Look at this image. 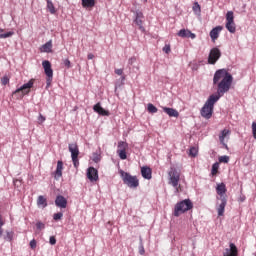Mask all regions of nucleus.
Segmentation results:
<instances>
[{
	"label": "nucleus",
	"mask_w": 256,
	"mask_h": 256,
	"mask_svg": "<svg viewBox=\"0 0 256 256\" xmlns=\"http://www.w3.org/2000/svg\"><path fill=\"white\" fill-rule=\"evenodd\" d=\"M231 135V130L224 129L221 131V134L219 135V141L221 145H223L224 149H229V146H227V143H225V137H229Z\"/></svg>",
	"instance_id": "nucleus-17"
},
{
	"label": "nucleus",
	"mask_w": 256,
	"mask_h": 256,
	"mask_svg": "<svg viewBox=\"0 0 256 256\" xmlns=\"http://www.w3.org/2000/svg\"><path fill=\"white\" fill-rule=\"evenodd\" d=\"M143 1V3H147V0H142Z\"/></svg>",
	"instance_id": "nucleus-52"
},
{
	"label": "nucleus",
	"mask_w": 256,
	"mask_h": 256,
	"mask_svg": "<svg viewBox=\"0 0 256 256\" xmlns=\"http://www.w3.org/2000/svg\"><path fill=\"white\" fill-rule=\"evenodd\" d=\"M225 27L227 31H229V33H235V31H237V26L235 25V16L233 15V11L227 12Z\"/></svg>",
	"instance_id": "nucleus-6"
},
{
	"label": "nucleus",
	"mask_w": 256,
	"mask_h": 256,
	"mask_svg": "<svg viewBox=\"0 0 256 256\" xmlns=\"http://www.w3.org/2000/svg\"><path fill=\"white\" fill-rule=\"evenodd\" d=\"M239 250H237V246L233 243H230L229 248H226L223 252V256H237Z\"/></svg>",
	"instance_id": "nucleus-14"
},
{
	"label": "nucleus",
	"mask_w": 256,
	"mask_h": 256,
	"mask_svg": "<svg viewBox=\"0 0 256 256\" xmlns=\"http://www.w3.org/2000/svg\"><path fill=\"white\" fill-rule=\"evenodd\" d=\"M252 135L256 139V122L252 123Z\"/></svg>",
	"instance_id": "nucleus-39"
},
{
	"label": "nucleus",
	"mask_w": 256,
	"mask_h": 256,
	"mask_svg": "<svg viewBox=\"0 0 256 256\" xmlns=\"http://www.w3.org/2000/svg\"><path fill=\"white\" fill-rule=\"evenodd\" d=\"M197 153H199V150H197L195 147H191L189 150V155L191 157H197Z\"/></svg>",
	"instance_id": "nucleus-33"
},
{
	"label": "nucleus",
	"mask_w": 256,
	"mask_h": 256,
	"mask_svg": "<svg viewBox=\"0 0 256 256\" xmlns=\"http://www.w3.org/2000/svg\"><path fill=\"white\" fill-rule=\"evenodd\" d=\"M168 177H169V181H168L169 185L174 187L175 193H179V187H181V185H179V181L181 179V174L179 173V171H177V169L175 168H171L168 173Z\"/></svg>",
	"instance_id": "nucleus-4"
},
{
	"label": "nucleus",
	"mask_w": 256,
	"mask_h": 256,
	"mask_svg": "<svg viewBox=\"0 0 256 256\" xmlns=\"http://www.w3.org/2000/svg\"><path fill=\"white\" fill-rule=\"evenodd\" d=\"M68 149L71 153L72 163L77 169V167H79V146H77V143H72L68 145Z\"/></svg>",
	"instance_id": "nucleus-5"
},
{
	"label": "nucleus",
	"mask_w": 256,
	"mask_h": 256,
	"mask_svg": "<svg viewBox=\"0 0 256 256\" xmlns=\"http://www.w3.org/2000/svg\"><path fill=\"white\" fill-rule=\"evenodd\" d=\"M0 33H3V29H0ZM15 35V32L10 31L3 34H0V39H8V37H13Z\"/></svg>",
	"instance_id": "nucleus-27"
},
{
	"label": "nucleus",
	"mask_w": 256,
	"mask_h": 256,
	"mask_svg": "<svg viewBox=\"0 0 256 256\" xmlns=\"http://www.w3.org/2000/svg\"><path fill=\"white\" fill-rule=\"evenodd\" d=\"M178 37H182V39H195L197 35L195 33L191 32L189 29H181L177 33Z\"/></svg>",
	"instance_id": "nucleus-12"
},
{
	"label": "nucleus",
	"mask_w": 256,
	"mask_h": 256,
	"mask_svg": "<svg viewBox=\"0 0 256 256\" xmlns=\"http://www.w3.org/2000/svg\"><path fill=\"white\" fill-rule=\"evenodd\" d=\"M33 87V80H29L27 83L23 84L20 88L16 89L14 91L15 93H20L22 92V95H27L29 93L30 89Z\"/></svg>",
	"instance_id": "nucleus-11"
},
{
	"label": "nucleus",
	"mask_w": 256,
	"mask_h": 256,
	"mask_svg": "<svg viewBox=\"0 0 256 256\" xmlns=\"http://www.w3.org/2000/svg\"><path fill=\"white\" fill-rule=\"evenodd\" d=\"M36 228L38 231H42V229H45V223L41 222V221H38L36 223Z\"/></svg>",
	"instance_id": "nucleus-37"
},
{
	"label": "nucleus",
	"mask_w": 256,
	"mask_h": 256,
	"mask_svg": "<svg viewBox=\"0 0 256 256\" xmlns=\"http://www.w3.org/2000/svg\"><path fill=\"white\" fill-rule=\"evenodd\" d=\"M94 57H95V55H93V54H91V53H90V54H88V59H90V60H91V59H93Z\"/></svg>",
	"instance_id": "nucleus-50"
},
{
	"label": "nucleus",
	"mask_w": 256,
	"mask_h": 256,
	"mask_svg": "<svg viewBox=\"0 0 256 256\" xmlns=\"http://www.w3.org/2000/svg\"><path fill=\"white\" fill-rule=\"evenodd\" d=\"M82 1V7L84 9H93L95 7V0H81Z\"/></svg>",
	"instance_id": "nucleus-25"
},
{
	"label": "nucleus",
	"mask_w": 256,
	"mask_h": 256,
	"mask_svg": "<svg viewBox=\"0 0 256 256\" xmlns=\"http://www.w3.org/2000/svg\"><path fill=\"white\" fill-rule=\"evenodd\" d=\"M135 61H137V58L131 57V58L128 60V64H129V65H133V63H135Z\"/></svg>",
	"instance_id": "nucleus-46"
},
{
	"label": "nucleus",
	"mask_w": 256,
	"mask_h": 256,
	"mask_svg": "<svg viewBox=\"0 0 256 256\" xmlns=\"http://www.w3.org/2000/svg\"><path fill=\"white\" fill-rule=\"evenodd\" d=\"M47 198H45V196L43 195H40L38 196V199H37V206L40 208V209H45V207H47Z\"/></svg>",
	"instance_id": "nucleus-23"
},
{
	"label": "nucleus",
	"mask_w": 256,
	"mask_h": 256,
	"mask_svg": "<svg viewBox=\"0 0 256 256\" xmlns=\"http://www.w3.org/2000/svg\"><path fill=\"white\" fill-rule=\"evenodd\" d=\"M49 243H50V245H56L57 239L55 238V236H51L50 237Z\"/></svg>",
	"instance_id": "nucleus-43"
},
{
	"label": "nucleus",
	"mask_w": 256,
	"mask_h": 256,
	"mask_svg": "<svg viewBox=\"0 0 256 256\" xmlns=\"http://www.w3.org/2000/svg\"><path fill=\"white\" fill-rule=\"evenodd\" d=\"M52 49H53V41L49 40L42 46L41 51L42 53H51Z\"/></svg>",
	"instance_id": "nucleus-24"
},
{
	"label": "nucleus",
	"mask_w": 256,
	"mask_h": 256,
	"mask_svg": "<svg viewBox=\"0 0 256 256\" xmlns=\"http://www.w3.org/2000/svg\"><path fill=\"white\" fill-rule=\"evenodd\" d=\"M93 161H94L95 163H99V161H100L99 156H97V155L94 156Z\"/></svg>",
	"instance_id": "nucleus-48"
},
{
	"label": "nucleus",
	"mask_w": 256,
	"mask_h": 256,
	"mask_svg": "<svg viewBox=\"0 0 256 256\" xmlns=\"http://www.w3.org/2000/svg\"><path fill=\"white\" fill-rule=\"evenodd\" d=\"M53 219H54V221H59V220L63 219V212L55 213L53 215Z\"/></svg>",
	"instance_id": "nucleus-34"
},
{
	"label": "nucleus",
	"mask_w": 256,
	"mask_h": 256,
	"mask_svg": "<svg viewBox=\"0 0 256 256\" xmlns=\"http://www.w3.org/2000/svg\"><path fill=\"white\" fill-rule=\"evenodd\" d=\"M223 31V26H216L210 31V38L212 41H215L216 39H219V34Z\"/></svg>",
	"instance_id": "nucleus-18"
},
{
	"label": "nucleus",
	"mask_w": 256,
	"mask_h": 256,
	"mask_svg": "<svg viewBox=\"0 0 256 256\" xmlns=\"http://www.w3.org/2000/svg\"><path fill=\"white\" fill-rule=\"evenodd\" d=\"M221 203L219 204L217 211H218V217H223L225 213V207H227V198L225 196L220 197Z\"/></svg>",
	"instance_id": "nucleus-16"
},
{
	"label": "nucleus",
	"mask_w": 256,
	"mask_h": 256,
	"mask_svg": "<svg viewBox=\"0 0 256 256\" xmlns=\"http://www.w3.org/2000/svg\"><path fill=\"white\" fill-rule=\"evenodd\" d=\"M192 10L194 11V13L196 14H200L201 13V5H199V2H195L193 4Z\"/></svg>",
	"instance_id": "nucleus-29"
},
{
	"label": "nucleus",
	"mask_w": 256,
	"mask_h": 256,
	"mask_svg": "<svg viewBox=\"0 0 256 256\" xmlns=\"http://www.w3.org/2000/svg\"><path fill=\"white\" fill-rule=\"evenodd\" d=\"M119 173L124 185L130 187V189H137V186L139 185V179H137V176L130 175L129 172H125L123 170H120Z\"/></svg>",
	"instance_id": "nucleus-2"
},
{
	"label": "nucleus",
	"mask_w": 256,
	"mask_h": 256,
	"mask_svg": "<svg viewBox=\"0 0 256 256\" xmlns=\"http://www.w3.org/2000/svg\"><path fill=\"white\" fill-rule=\"evenodd\" d=\"M87 178L91 183H95V181H99V171L95 167H89L87 169Z\"/></svg>",
	"instance_id": "nucleus-10"
},
{
	"label": "nucleus",
	"mask_w": 256,
	"mask_h": 256,
	"mask_svg": "<svg viewBox=\"0 0 256 256\" xmlns=\"http://www.w3.org/2000/svg\"><path fill=\"white\" fill-rule=\"evenodd\" d=\"M163 51H164V53H167V54L171 53V46L170 45H165L163 47Z\"/></svg>",
	"instance_id": "nucleus-41"
},
{
	"label": "nucleus",
	"mask_w": 256,
	"mask_h": 256,
	"mask_svg": "<svg viewBox=\"0 0 256 256\" xmlns=\"http://www.w3.org/2000/svg\"><path fill=\"white\" fill-rule=\"evenodd\" d=\"M127 147H129V144H127V142H118V151H127Z\"/></svg>",
	"instance_id": "nucleus-28"
},
{
	"label": "nucleus",
	"mask_w": 256,
	"mask_h": 256,
	"mask_svg": "<svg viewBox=\"0 0 256 256\" xmlns=\"http://www.w3.org/2000/svg\"><path fill=\"white\" fill-rule=\"evenodd\" d=\"M13 235H15L13 231H6V236L4 237V239L6 241H13Z\"/></svg>",
	"instance_id": "nucleus-31"
},
{
	"label": "nucleus",
	"mask_w": 256,
	"mask_h": 256,
	"mask_svg": "<svg viewBox=\"0 0 256 256\" xmlns=\"http://www.w3.org/2000/svg\"><path fill=\"white\" fill-rule=\"evenodd\" d=\"M221 59V50L219 48H212L208 56L209 65H215Z\"/></svg>",
	"instance_id": "nucleus-7"
},
{
	"label": "nucleus",
	"mask_w": 256,
	"mask_h": 256,
	"mask_svg": "<svg viewBox=\"0 0 256 256\" xmlns=\"http://www.w3.org/2000/svg\"><path fill=\"white\" fill-rule=\"evenodd\" d=\"M4 225H5V222H3V218H1L0 216V227L3 228Z\"/></svg>",
	"instance_id": "nucleus-49"
},
{
	"label": "nucleus",
	"mask_w": 256,
	"mask_h": 256,
	"mask_svg": "<svg viewBox=\"0 0 256 256\" xmlns=\"http://www.w3.org/2000/svg\"><path fill=\"white\" fill-rule=\"evenodd\" d=\"M139 254L140 255H145V247L143 246V240H140V244H139Z\"/></svg>",
	"instance_id": "nucleus-35"
},
{
	"label": "nucleus",
	"mask_w": 256,
	"mask_h": 256,
	"mask_svg": "<svg viewBox=\"0 0 256 256\" xmlns=\"http://www.w3.org/2000/svg\"><path fill=\"white\" fill-rule=\"evenodd\" d=\"M42 66L45 75L48 77L47 85H51V81H53V68H51V62H49V60H45L42 62Z\"/></svg>",
	"instance_id": "nucleus-8"
},
{
	"label": "nucleus",
	"mask_w": 256,
	"mask_h": 256,
	"mask_svg": "<svg viewBox=\"0 0 256 256\" xmlns=\"http://www.w3.org/2000/svg\"><path fill=\"white\" fill-rule=\"evenodd\" d=\"M60 177H63V161L59 160L57 162V168L55 171V179H60Z\"/></svg>",
	"instance_id": "nucleus-20"
},
{
	"label": "nucleus",
	"mask_w": 256,
	"mask_h": 256,
	"mask_svg": "<svg viewBox=\"0 0 256 256\" xmlns=\"http://www.w3.org/2000/svg\"><path fill=\"white\" fill-rule=\"evenodd\" d=\"M121 80H122V85L124 84V81H125V76H122L121 77Z\"/></svg>",
	"instance_id": "nucleus-51"
},
{
	"label": "nucleus",
	"mask_w": 256,
	"mask_h": 256,
	"mask_svg": "<svg viewBox=\"0 0 256 256\" xmlns=\"http://www.w3.org/2000/svg\"><path fill=\"white\" fill-rule=\"evenodd\" d=\"M38 123L40 125H41V123H45V116H43V114H39Z\"/></svg>",
	"instance_id": "nucleus-42"
},
{
	"label": "nucleus",
	"mask_w": 256,
	"mask_h": 256,
	"mask_svg": "<svg viewBox=\"0 0 256 256\" xmlns=\"http://www.w3.org/2000/svg\"><path fill=\"white\" fill-rule=\"evenodd\" d=\"M213 85L217 87L216 94L210 95L200 110V115L204 119H211V117H213L215 103H217L225 93H229V89H231V85H233V75L226 69H219L214 73Z\"/></svg>",
	"instance_id": "nucleus-1"
},
{
	"label": "nucleus",
	"mask_w": 256,
	"mask_h": 256,
	"mask_svg": "<svg viewBox=\"0 0 256 256\" xmlns=\"http://www.w3.org/2000/svg\"><path fill=\"white\" fill-rule=\"evenodd\" d=\"M162 110L164 113H166V115H169L170 117H179V112L174 108L162 107Z\"/></svg>",
	"instance_id": "nucleus-21"
},
{
	"label": "nucleus",
	"mask_w": 256,
	"mask_h": 256,
	"mask_svg": "<svg viewBox=\"0 0 256 256\" xmlns=\"http://www.w3.org/2000/svg\"><path fill=\"white\" fill-rule=\"evenodd\" d=\"M193 209V202L189 199L182 200L175 205L174 208V217H179L182 213H187Z\"/></svg>",
	"instance_id": "nucleus-3"
},
{
	"label": "nucleus",
	"mask_w": 256,
	"mask_h": 256,
	"mask_svg": "<svg viewBox=\"0 0 256 256\" xmlns=\"http://www.w3.org/2000/svg\"><path fill=\"white\" fill-rule=\"evenodd\" d=\"M135 16H134V23L136 25H138L140 31L145 32V27H143V12L137 10L134 12Z\"/></svg>",
	"instance_id": "nucleus-9"
},
{
	"label": "nucleus",
	"mask_w": 256,
	"mask_h": 256,
	"mask_svg": "<svg viewBox=\"0 0 256 256\" xmlns=\"http://www.w3.org/2000/svg\"><path fill=\"white\" fill-rule=\"evenodd\" d=\"M1 83H2V85H7V83H9V77L4 76V77L1 79Z\"/></svg>",
	"instance_id": "nucleus-45"
},
{
	"label": "nucleus",
	"mask_w": 256,
	"mask_h": 256,
	"mask_svg": "<svg viewBox=\"0 0 256 256\" xmlns=\"http://www.w3.org/2000/svg\"><path fill=\"white\" fill-rule=\"evenodd\" d=\"M30 247H31V249H36L37 248V241L35 239H32L30 241Z\"/></svg>",
	"instance_id": "nucleus-40"
},
{
	"label": "nucleus",
	"mask_w": 256,
	"mask_h": 256,
	"mask_svg": "<svg viewBox=\"0 0 256 256\" xmlns=\"http://www.w3.org/2000/svg\"><path fill=\"white\" fill-rule=\"evenodd\" d=\"M216 193L220 195V197H225V193H227V187L225 183H220L216 187Z\"/></svg>",
	"instance_id": "nucleus-22"
},
{
	"label": "nucleus",
	"mask_w": 256,
	"mask_h": 256,
	"mask_svg": "<svg viewBox=\"0 0 256 256\" xmlns=\"http://www.w3.org/2000/svg\"><path fill=\"white\" fill-rule=\"evenodd\" d=\"M219 163H229V156H227V155L220 156Z\"/></svg>",
	"instance_id": "nucleus-36"
},
{
	"label": "nucleus",
	"mask_w": 256,
	"mask_h": 256,
	"mask_svg": "<svg viewBox=\"0 0 256 256\" xmlns=\"http://www.w3.org/2000/svg\"><path fill=\"white\" fill-rule=\"evenodd\" d=\"M115 73L116 75H123V69H116Z\"/></svg>",
	"instance_id": "nucleus-47"
},
{
	"label": "nucleus",
	"mask_w": 256,
	"mask_h": 256,
	"mask_svg": "<svg viewBox=\"0 0 256 256\" xmlns=\"http://www.w3.org/2000/svg\"><path fill=\"white\" fill-rule=\"evenodd\" d=\"M93 111L95 113H98V115H101L102 117H109L111 113H109L108 110H105L104 108L101 107V103L98 102L96 105L93 106Z\"/></svg>",
	"instance_id": "nucleus-13"
},
{
	"label": "nucleus",
	"mask_w": 256,
	"mask_h": 256,
	"mask_svg": "<svg viewBox=\"0 0 256 256\" xmlns=\"http://www.w3.org/2000/svg\"><path fill=\"white\" fill-rule=\"evenodd\" d=\"M55 205L60 209H67V198L62 195H58L55 199Z\"/></svg>",
	"instance_id": "nucleus-15"
},
{
	"label": "nucleus",
	"mask_w": 256,
	"mask_h": 256,
	"mask_svg": "<svg viewBox=\"0 0 256 256\" xmlns=\"http://www.w3.org/2000/svg\"><path fill=\"white\" fill-rule=\"evenodd\" d=\"M147 109H148V111H149L150 113H157V111H158L157 107H155V105H153V104H151V103L148 104Z\"/></svg>",
	"instance_id": "nucleus-32"
},
{
	"label": "nucleus",
	"mask_w": 256,
	"mask_h": 256,
	"mask_svg": "<svg viewBox=\"0 0 256 256\" xmlns=\"http://www.w3.org/2000/svg\"><path fill=\"white\" fill-rule=\"evenodd\" d=\"M63 63L67 69L71 68V61L69 59H65Z\"/></svg>",
	"instance_id": "nucleus-44"
},
{
	"label": "nucleus",
	"mask_w": 256,
	"mask_h": 256,
	"mask_svg": "<svg viewBox=\"0 0 256 256\" xmlns=\"http://www.w3.org/2000/svg\"><path fill=\"white\" fill-rule=\"evenodd\" d=\"M47 9L51 13V15H55V13H57L55 5H53V2L51 0H47Z\"/></svg>",
	"instance_id": "nucleus-26"
},
{
	"label": "nucleus",
	"mask_w": 256,
	"mask_h": 256,
	"mask_svg": "<svg viewBox=\"0 0 256 256\" xmlns=\"http://www.w3.org/2000/svg\"><path fill=\"white\" fill-rule=\"evenodd\" d=\"M117 153H118L120 159H122V161H125V159H127V151L126 150H117Z\"/></svg>",
	"instance_id": "nucleus-30"
},
{
	"label": "nucleus",
	"mask_w": 256,
	"mask_h": 256,
	"mask_svg": "<svg viewBox=\"0 0 256 256\" xmlns=\"http://www.w3.org/2000/svg\"><path fill=\"white\" fill-rule=\"evenodd\" d=\"M219 170V163H214L212 165V175H215V173H217V171Z\"/></svg>",
	"instance_id": "nucleus-38"
},
{
	"label": "nucleus",
	"mask_w": 256,
	"mask_h": 256,
	"mask_svg": "<svg viewBox=\"0 0 256 256\" xmlns=\"http://www.w3.org/2000/svg\"><path fill=\"white\" fill-rule=\"evenodd\" d=\"M152 174H153V172H152V170L149 168V166H143L142 168H141V175H142V177L144 178V179H152Z\"/></svg>",
	"instance_id": "nucleus-19"
}]
</instances>
